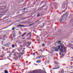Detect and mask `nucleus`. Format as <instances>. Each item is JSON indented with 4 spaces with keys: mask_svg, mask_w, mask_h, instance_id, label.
<instances>
[{
    "mask_svg": "<svg viewBox=\"0 0 73 73\" xmlns=\"http://www.w3.org/2000/svg\"><path fill=\"white\" fill-rule=\"evenodd\" d=\"M64 47V44L62 43L60 44V45L57 47H53V49H54L55 50H52V51H56V52H58V49H60V52L62 53L65 52L66 50V48H63Z\"/></svg>",
    "mask_w": 73,
    "mask_h": 73,
    "instance_id": "nucleus-1",
    "label": "nucleus"
},
{
    "mask_svg": "<svg viewBox=\"0 0 73 73\" xmlns=\"http://www.w3.org/2000/svg\"><path fill=\"white\" fill-rule=\"evenodd\" d=\"M40 72L41 71L39 70H37L36 71H34L33 72L34 73H40Z\"/></svg>",
    "mask_w": 73,
    "mask_h": 73,
    "instance_id": "nucleus-2",
    "label": "nucleus"
},
{
    "mask_svg": "<svg viewBox=\"0 0 73 73\" xmlns=\"http://www.w3.org/2000/svg\"><path fill=\"white\" fill-rule=\"evenodd\" d=\"M20 57H21L20 56H16V57H14V59L15 60H17V59H19V58H20Z\"/></svg>",
    "mask_w": 73,
    "mask_h": 73,
    "instance_id": "nucleus-3",
    "label": "nucleus"
},
{
    "mask_svg": "<svg viewBox=\"0 0 73 73\" xmlns=\"http://www.w3.org/2000/svg\"><path fill=\"white\" fill-rule=\"evenodd\" d=\"M66 16V17H67L68 16V13H66V14L63 15H62V17H64V16Z\"/></svg>",
    "mask_w": 73,
    "mask_h": 73,
    "instance_id": "nucleus-4",
    "label": "nucleus"
},
{
    "mask_svg": "<svg viewBox=\"0 0 73 73\" xmlns=\"http://www.w3.org/2000/svg\"><path fill=\"white\" fill-rule=\"evenodd\" d=\"M18 54L20 55V54L18 53V52H16L14 54V56H17Z\"/></svg>",
    "mask_w": 73,
    "mask_h": 73,
    "instance_id": "nucleus-5",
    "label": "nucleus"
},
{
    "mask_svg": "<svg viewBox=\"0 0 73 73\" xmlns=\"http://www.w3.org/2000/svg\"><path fill=\"white\" fill-rule=\"evenodd\" d=\"M23 26H25V25H18L17 27L19 28V27H23Z\"/></svg>",
    "mask_w": 73,
    "mask_h": 73,
    "instance_id": "nucleus-6",
    "label": "nucleus"
},
{
    "mask_svg": "<svg viewBox=\"0 0 73 73\" xmlns=\"http://www.w3.org/2000/svg\"><path fill=\"white\" fill-rule=\"evenodd\" d=\"M3 39L4 40H5V38H7V36H6L5 35H3Z\"/></svg>",
    "mask_w": 73,
    "mask_h": 73,
    "instance_id": "nucleus-7",
    "label": "nucleus"
},
{
    "mask_svg": "<svg viewBox=\"0 0 73 73\" xmlns=\"http://www.w3.org/2000/svg\"><path fill=\"white\" fill-rule=\"evenodd\" d=\"M60 68V67H58L57 68H53L52 69L54 70V69H59Z\"/></svg>",
    "mask_w": 73,
    "mask_h": 73,
    "instance_id": "nucleus-8",
    "label": "nucleus"
},
{
    "mask_svg": "<svg viewBox=\"0 0 73 73\" xmlns=\"http://www.w3.org/2000/svg\"><path fill=\"white\" fill-rule=\"evenodd\" d=\"M41 61L40 60H38L36 61V62L38 63V64H39V63L41 62Z\"/></svg>",
    "mask_w": 73,
    "mask_h": 73,
    "instance_id": "nucleus-9",
    "label": "nucleus"
},
{
    "mask_svg": "<svg viewBox=\"0 0 73 73\" xmlns=\"http://www.w3.org/2000/svg\"><path fill=\"white\" fill-rule=\"evenodd\" d=\"M65 5H66V4H63L62 5V8H65Z\"/></svg>",
    "mask_w": 73,
    "mask_h": 73,
    "instance_id": "nucleus-10",
    "label": "nucleus"
},
{
    "mask_svg": "<svg viewBox=\"0 0 73 73\" xmlns=\"http://www.w3.org/2000/svg\"><path fill=\"white\" fill-rule=\"evenodd\" d=\"M63 20V19L62 18H60V19L59 20V22H61Z\"/></svg>",
    "mask_w": 73,
    "mask_h": 73,
    "instance_id": "nucleus-11",
    "label": "nucleus"
},
{
    "mask_svg": "<svg viewBox=\"0 0 73 73\" xmlns=\"http://www.w3.org/2000/svg\"><path fill=\"white\" fill-rule=\"evenodd\" d=\"M25 34H27V33L25 32L24 33L22 36V37H23L24 36Z\"/></svg>",
    "mask_w": 73,
    "mask_h": 73,
    "instance_id": "nucleus-12",
    "label": "nucleus"
},
{
    "mask_svg": "<svg viewBox=\"0 0 73 73\" xmlns=\"http://www.w3.org/2000/svg\"><path fill=\"white\" fill-rule=\"evenodd\" d=\"M5 73H8V72L7 70H5Z\"/></svg>",
    "mask_w": 73,
    "mask_h": 73,
    "instance_id": "nucleus-13",
    "label": "nucleus"
},
{
    "mask_svg": "<svg viewBox=\"0 0 73 73\" xmlns=\"http://www.w3.org/2000/svg\"><path fill=\"white\" fill-rule=\"evenodd\" d=\"M18 33L19 35H21V33L20 32V31H19Z\"/></svg>",
    "mask_w": 73,
    "mask_h": 73,
    "instance_id": "nucleus-14",
    "label": "nucleus"
},
{
    "mask_svg": "<svg viewBox=\"0 0 73 73\" xmlns=\"http://www.w3.org/2000/svg\"><path fill=\"white\" fill-rule=\"evenodd\" d=\"M44 56H43L40 55L39 56V58H42V57Z\"/></svg>",
    "mask_w": 73,
    "mask_h": 73,
    "instance_id": "nucleus-15",
    "label": "nucleus"
},
{
    "mask_svg": "<svg viewBox=\"0 0 73 73\" xmlns=\"http://www.w3.org/2000/svg\"><path fill=\"white\" fill-rule=\"evenodd\" d=\"M12 48H15V45L14 44H13L12 46Z\"/></svg>",
    "mask_w": 73,
    "mask_h": 73,
    "instance_id": "nucleus-16",
    "label": "nucleus"
},
{
    "mask_svg": "<svg viewBox=\"0 0 73 73\" xmlns=\"http://www.w3.org/2000/svg\"><path fill=\"white\" fill-rule=\"evenodd\" d=\"M38 51H39V52H40V51H41L42 52V50H38Z\"/></svg>",
    "mask_w": 73,
    "mask_h": 73,
    "instance_id": "nucleus-17",
    "label": "nucleus"
},
{
    "mask_svg": "<svg viewBox=\"0 0 73 73\" xmlns=\"http://www.w3.org/2000/svg\"><path fill=\"white\" fill-rule=\"evenodd\" d=\"M45 7V6L44 5H43L42 7H41V8H44V7Z\"/></svg>",
    "mask_w": 73,
    "mask_h": 73,
    "instance_id": "nucleus-18",
    "label": "nucleus"
},
{
    "mask_svg": "<svg viewBox=\"0 0 73 73\" xmlns=\"http://www.w3.org/2000/svg\"><path fill=\"white\" fill-rule=\"evenodd\" d=\"M40 58V56H37L36 59H37L38 58Z\"/></svg>",
    "mask_w": 73,
    "mask_h": 73,
    "instance_id": "nucleus-19",
    "label": "nucleus"
},
{
    "mask_svg": "<svg viewBox=\"0 0 73 73\" xmlns=\"http://www.w3.org/2000/svg\"><path fill=\"white\" fill-rule=\"evenodd\" d=\"M54 63L55 64H57V62L55 61L54 62Z\"/></svg>",
    "mask_w": 73,
    "mask_h": 73,
    "instance_id": "nucleus-20",
    "label": "nucleus"
},
{
    "mask_svg": "<svg viewBox=\"0 0 73 73\" xmlns=\"http://www.w3.org/2000/svg\"><path fill=\"white\" fill-rule=\"evenodd\" d=\"M40 15V14H38L37 16V17H39Z\"/></svg>",
    "mask_w": 73,
    "mask_h": 73,
    "instance_id": "nucleus-21",
    "label": "nucleus"
},
{
    "mask_svg": "<svg viewBox=\"0 0 73 73\" xmlns=\"http://www.w3.org/2000/svg\"><path fill=\"white\" fill-rule=\"evenodd\" d=\"M61 41H59L58 42V44H59V43H60V42H61Z\"/></svg>",
    "mask_w": 73,
    "mask_h": 73,
    "instance_id": "nucleus-22",
    "label": "nucleus"
},
{
    "mask_svg": "<svg viewBox=\"0 0 73 73\" xmlns=\"http://www.w3.org/2000/svg\"><path fill=\"white\" fill-rule=\"evenodd\" d=\"M15 27H13V28H12V30L13 31H14V30H15Z\"/></svg>",
    "mask_w": 73,
    "mask_h": 73,
    "instance_id": "nucleus-23",
    "label": "nucleus"
},
{
    "mask_svg": "<svg viewBox=\"0 0 73 73\" xmlns=\"http://www.w3.org/2000/svg\"><path fill=\"white\" fill-rule=\"evenodd\" d=\"M33 24H34L33 23L32 24H31L30 25H30V26H31V25H33Z\"/></svg>",
    "mask_w": 73,
    "mask_h": 73,
    "instance_id": "nucleus-24",
    "label": "nucleus"
},
{
    "mask_svg": "<svg viewBox=\"0 0 73 73\" xmlns=\"http://www.w3.org/2000/svg\"><path fill=\"white\" fill-rule=\"evenodd\" d=\"M31 33H29L28 34H27V35H29L30 34H31Z\"/></svg>",
    "mask_w": 73,
    "mask_h": 73,
    "instance_id": "nucleus-25",
    "label": "nucleus"
},
{
    "mask_svg": "<svg viewBox=\"0 0 73 73\" xmlns=\"http://www.w3.org/2000/svg\"><path fill=\"white\" fill-rule=\"evenodd\" d=\"M31 37H29V38H28V40H31Z\"/></svg>",
    "mask_w": 73,
    "mask_h": 73,
    "instance_id": "nucleus-26",
    "label": "nucleus"
},
{
    "mask_svg": "<svg viewBox=\"0 0 73 73\" xmlns=\"http://www.w3.org/2000/svg\"><path fill=\"white\" fill-rule=\"evenodd\" d=\"M42 45L43 46H45V44H42Z\"/></svg>",
    "mask_w": 73,
    "mask_h": 73,
    "instance_id": "nucleus-27",
    "label": "nucleus"
},
{
    "mask_svg": "<svg viewBox=\"0 0 73 73\" xmlns=\"http://www.w3.org/2000/svg\"><path fill=\"white\" fill-rule=\"evenodd\" d=\"M15 36H16V35H13V37H15Z\"/></svg>",
    "mask_w": 73,
    "mask_h": 73,
    "instance_id": "nucleus-28",
    "label": "nucleus"
},
{
    "mask_svg": "<svg viewBox=\"0 0 73 73\" xmlns=\"http://www.w3.org/2000/svg\"><path fill=\"white\" fill-rule=\"evenodd\" d=\"M2 48H3V49L4 50V49H5V47H3Z\"/></svg>",
    "mask_w": 73,
    "mask_h": 73,
    "instance_id": "nucleus-29",
    "label": "nucleus"
},
{
    "mask_svg": "<svg viewBox=\"0 0 73 73\" xmlns=\"http://www.w3.org/2000/svg\"><path fill=\"white\" fill-rule=\"evenodd\" d=\"M31 44V43H30L29 44V46Z\"/></svg>",
    "mask_w": 73,
    "mask_h": 73,
    "instance_id": "nucleus-30",
    "label": "nucleus"
},
{
    "mask_svg": "<svg viewBox=\"0 0 73 73\" xmlns=\"http://www.w3.org/2000/svg\"><path fill=\"white\" fill-rule=\"evenodd\" d=\"M26 9V8H24L23 9V10H25V9Z\"/></svg>",
    "mask_w": 73,
    "mask_h": 73,
    "instance_id": "nucleus-31",
    "label": "nucleus"
},
{
    "mask_svg": "<svg viewBox=\"0 0 73 73\" xmlns=\"http://www.w3.org/2000/svg\"><path fill=\"white\" fill-rule=\"evenodd\" d=\"M33 56L35 55V53H33Z\"/></svg>",
    "mask_w": 73,
    "mask_h": 73,
    "instance_id": "nucleus-32",
    "label": "nucleus"
},
{
    "mask_svg": "<svg viewBox=\"0 0 73 73\" xmlns=\"http://www.w3.org/2000/svg\"><path fill=\"white\" fill-rule=\"evenodd\" d=\"M4 56V55H3V56H1V57H4V56Z\"/></svg>",
    "mask_w": 73,
    "mask_h": 73,
    "instance_id": "nucleus-33",
    "label": "nucleus"
},
{
    "mask_svg": "<svg viewBox=\"0 0 73 73\" xmlns=\"http://www.w3.org/2000/svg\"><path fill=\"white\" fill-rule=\"evenodd\" d=\"M43 26L44 27V23H43Z\"/></svg>",
    "mask_w": 73,
    "mask_h": 73,
    "instance_id": "nucleus-34",
    "label": "nucleus"
},
{
    "mask_svg": "<svg viewBox=\"0 0 73 73\" xmlns=\"http://www.w3.org/2000/svg\"><path fill=\"white\" fill-rule=\"evenodd\" d=\"M7 44H6V45H5V46H7Z\"/></svg>",
    "mask_w": 73,
    "mask_h": 73,
    "instance_id": "nucleus-35",
    "label": "nucleus"
},
{
    "mask_svg": "<svg viewBox=\"0 0 73 73\" xmlns=\"http://www.w3.org/2000/svg\"><path fill=\"white\" fill-rule=\"evenodd\" d=\"M23 49H25V48H23Z\"/></svg>",
    "mask_w": 73,
    "mask_h": 73,
    "instance_id": "nucleus-36",
    "label": "nucleus"
},
{
    "mask_svg": "<svg viewBox=\"0 0 73 73\" xmlns=\"http://www.w3.org/2000/svg\"><path fill=\"white\" fill-rule=\"evenodd\" d=\"M31 36H32V35H30V37H31Z\"/></svg>",
    "mask_w": 73,
    "mask_h": 73,
    "instance_id": "nucleus-37",
    "label": "nucleus"
},
{
    "mask_svg": "<svg viewBox=\"0 0 73 73\" xmlns=\"http://www.w3.org/2000/svg\"><path fill=\"white\" fill-rule=\"evenodd\" d=\"M25 38H22V39H25Z\"/></svg>",
    "mask_w": 73,
    "mask_h": 73,
    "instance_id": "nucleus-38",
    "label": "nucleus"
},
{
    "mask_svg": "<svg viewBox=\"0 0 73 73\" xmlns=\"http://www.w3.org/2000/svg\"><path fill=\"white\" fill-rule=\"evenodd\" d=\"M29 42H27V44H29Z\"/></svg>",
    "mask_w": 73,
    "mask_h": 73,
    "instance_id": "nucleus-39",
    "label": "nucleus"
},
{
    "mask_svg": "<svg viewBox=\"0 0 73 73\" xmlns=\"http://www.w3.org/2000/svg\"><path fill=\"white\" fill-rule=\"evenodd\" d=\"M18 51H19V52H20V50H18Z\"/></svg>",
    "mask_w": 73,
    "mask_h": 73,
    "instance_id": "nucleus-40",
    "label": "nucleus"
},
{
    "mask_svg": "<svg viewBox=\"0 0 73 73\" xmlns=\"http://www.w3.org/2000/svg\"><path fill=\"white\" fill-rule=\"evenodd\" d=\"M23 52H24V50H23Z\"/></svg>",
    "mask_w": 73,
    "mask_h": 73,
    "instance_id": "nucleus-41",
    "label": "nucleus"
},
{
    "mask_svg": "<svg viewBox=\"0 0 73 73\" xmlns=\"http://www.w3.org/2000/svg\"><path fill=\"white\" fill-rule=\"evenodd\" d=\"M67 9V8H66V9H65V10H66Z\"/></svg>",
    "mask_w": 73,
    "mask_h": 73,
    "instance_id": "nucleus-42",
    "label": "nucleus"
},
{
    "mask_svg": "<svg viewBox=\"0 0 73 73\" xmlns=\"http://www.w3.org/2000/svg\"><path fill=\"white\" fill-rule=\"evenodd\" d=\"M21 54H23V53H21Z\"/></svg>",
    "mask_w": 73,
    "mask_h": 73,
    "instance_id": "nucleus-43",
    "label": "nucleus"
},
{
    "mask_svg": "<svg viewBox=\"0 0 73 73\" xmlns=\"http://www.w3.org/2000/svg\"><path fill=\"white\" fill-rule=\"evenodd\" d=\"M23 49V48H21V49Z\"/></svg>",
    "mask_w": 73,
    "mask_h": 73,
    "instance_id": "nucleus-44",
    "label": "nucleus"
},
{
    "mask_svg": "<svg viewBox=\"0 0 73 73\" xmlns=\"http://www.w3.org/2000/svg\"><path fill=\"white\" fill-rule=\"evenodd\" d=\"M27 19L26 18H25L24 19Z\"/></svg>",
    "mask_w": 73,
    "mask_h": 73,
    "instance_id": "nucleus-45",
    "label": "nucleus"
},
{
    "mask_svg": "<svg viewBox=\"0 0 73 73\" xmlns=\"http://www.w3.org/2000/svg\"><path fill=\"white\" fill-rule=\"evenodd\" d=\"M28 34H27V36H28Z\"/></svg>",
    "mask_w": 73,
    "mask_h": 73,
    "instance_id": "nucleus-46",
    "label": "nucleus"
},
{
    "mask_svg": "<svg viewBox=\"0 0 73 73\" xmlns=\"http://www.w3.org/2000/svg\"><path fill=\"white\" fill-rule=\"evenodd\" d=\"M45 73H46V72H45Z\"/></svg>",
    "mask_w": 73,
    "mask_h": 73,
    "instance_id": "nucleus-47",
    "label": "nucleus"
},
{
    "mask_svg": "<svg viewBox=\"0 0 73 73\" xmlns=\"http://www.w3.org/2000/svg\"><path fill=\"white\" fill-rule=\"evenodd\" d=\"M71 58H73V57H72Z\"/></svg>",
    "mask_w": 73,
    "mask_h": 73,
    "instance_id": "nucleus-48",
    "label": "nucleus"
},
{
    "mask_svg": "<svg viewBox=\"0 0 73 73\" xmlns=\"http://www.w3.org/2000/svg\"><path fill=\"white\" fill-rule=\"evenodd\" d=\"M41 54H42V53H41Z\"/></svg>",
    "mask_w": 73,
    "mask_h": 73,
    "instance_id": "nucleus-49",
    "label": "nucleus"
}]
</instances>
